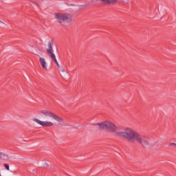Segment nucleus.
I'll return each mask as SVG.
<instances>
[{
	"label": "nucleus",
	"mask_w": 176,
	"mask_h": 176,
	"mask_svg": "<svg viewBox=\"0 0 176 176\" xmlns=\"http://www.w3.org/2000/svg\"><path fill=\"white\" fill-rule=\"evenodd\" d=\"M47 47L48 48H47V53L48 56L51 57L52 60H53V61L56 65V67L60 68V64H58V61H57V58H56V54H54V51L53 50V41H50L48 42Z\"/></svg>",
	"instance_id": "obj_4"
},
{
	"label": "nucleus",
	"mask_w": 176,
	"mask_h": 176,
	"mask_svg": "<svg viewBox=\"0 0 176 176\" xmlns=\"http://www.w3.org/2000/svg\"><path fill=\"white\" fill-rule=\"evenodd\" d=\"M33 122H35L37 123V124H39L40 126H42L43 127H53L54 126V123L51 121H41L38 118H34Z\"/></svg>",
	"instance_id": "obj_5"
},
{
	"label": "nucleus",
	"mask_w": 176,
	"mask_h": 176,
	"mask_svg": "<svg viewBox=\"0 0 176 176\" xmlns=\"http://www.w3.org/2000/svg\"><path fill=\"white\" fill-rule=\"evenodd\" d=\"M39 63L43 69H47V63H46V59H45V58L41 57L39 58Z\"/></svg>",
	"instance_id": "obj_7"
},
{
	"label": "nucleus",
	"mask_w": 176,
	"mask_h": 176,
	"mask_svg": "<svg viewBox=\"0 0 176 176\" xmlns=\"http://www.w3.org/2000/svg\"><path fill=\"white\" fill-rule=\"evenodd\" d=\"M168 146L170 149H176V143L170 142L169 143Z\"/></svg>",
	"instance_id": "obj_8"
},
{
	"label": "nucleus",
	"mask_w": 176,
	"mask_h": 176,
	"mask_svg": "<svg viewBox=\"0 0 176 176\" xmlns=\"http://www.w3.org/2000/svg\"><path fill=\"white\" fill-rule=\"evenodd\" d=\"M41 113L44 116L45 119H50V120H56L58 123H63L64 120L63 118L58 116L57 114L53 113L49 110H41Z\"/></svg>",
	"instance_id": "obj_2"
},
{
	"label": "nucleus",
	"mask_w": 176,
	"mask_h": 176,
	"mask_svg": "<svg viewBox=\"0 0 176 176\" xmlns=\"http://www.w3.org/2000/svg\"><path fill=\"white\" fill-rule=\"evenodd\" d=\"M38 51L40 52V53H42V50H38Z\"/></svg>",
	"instance_id": "obj_11"
},
{
	"label": "nucleus",
	"mask_w": 176,
	"mask_h": 176,
	"mask_svg": "<svg viewBox=\"0 0 176 176\" xmlns=\"http://www.w3.org/2000/svg\"><path fill=\"white\" fill-rule=\"evenodd\" d=\"M54 17L58 23L64 24L65 23H69L72 21V16L69 14L55 13Z\"/></svg>",
	"instance_id": "obj_3"
},
{
	"label": "nucleus",
	"mask_w": 176,
	"mask_h": 176,
	"mask_svg": "<svg viewBox=\"0 0 176 176\" xmlns=\"http://www.w3.org/2000/svg\"><path fill=\"white\" fill-rule=\"evenodd\" d=\"M0 23H1L2 24H5V23H3V21H0Z\"/></svg>",
	"instance_id": "obj_10"
},
{
	"label": "nucleus",
	"mask_w": 176,
	"mask_h": 176,
	"mask_svg": "<svg viewBox=\"0 0 176 176\" xmlns=\"http://www.w3.org/2000/svg\"><path fill=\"white\" fill-rule=\"evenodd\" d=\"M103 5H116L118 3V0H100Z\"/></svg>",
	"instance_id": "obj_6"
},
{
	"label": "nucleus",
	"mask_w": 176,
	"mask_h": 176,
	"mask_svg": "<svg viewBox=\"0 0 176 176\" xmlns=\"http://www.w3.org/2000/svg\"><path fill=\"white\" fill-rule=\"evenodd\" d=\"M97 124L100 130H105L109 133H113L118 135V137L125 138L129 142H138L143 146H146L149 144L148 138L141 135V134L132 128L126 127L123 131H118L119 127L115 123L108 120L99 122Z\"/></svg>",
	"instance_id": "obj_1"
},
{
	"label": "nucleus",
	"mask_w": 176,
	"mask_h": 176,
	"mask_svg": "<svg viewBox=\"0 0 176 176\" xmlns=\"http://www.w3.org/2000/svg\"><path fill=\"white\" fill-rule=\"evenodd\" d=\"M3 166H4L5 168H6V170H9V164H4Z\"/></svg>",
	"instance_id": "obj_9"
}]
</instances>
